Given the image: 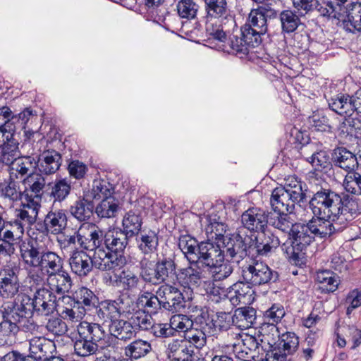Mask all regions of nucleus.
I'll list each match as a JSON object with an SVG mask.
<instances>
[{
    "label": "nucleus",
    "mask_w": 361,
    "mask_h": 361,
    "mask_svg": "<svg viewBox=\"0 0 361 361\" xmlns=\"http://www.w3.org/2000/svg\"><path fill=\"white\" fill-rule=\"evenodd\" d=\"M314 212L324 217L333 216V222L342 224L354 219L359 214L357 202L348 195H339L330 189L322 188L314 193Z\"/></svg>",
    "instance_id": "nucleus-1"
},
{
    "label": "nucleus",
    "mask_w": 361,
    "mask_h": 361,
    "mask_svg": "<svg viewBox=\"0 0 361 361\" xmlns=\"http://www.w3.org/2000/svg\"><path fill=\"white\" fill-rule=\"evenodd\" d=\"M314 240V235L308 223L294 224L289 231L288 239L281 247L288 259L295 264L302 262L305 253L303 251Z\"/></svg>",
    "instance_id": "nucleus-2"
},
{
    "label": "nucleus",
    "mask_w": 361,
    "mask_h": 361,
    "mask_svg": "<svg viewBox=\"0 0 361 361\" xmlns=\"http://www.w3.org/2000/svg\"><path fill=\"white\" fill-rule=\"evenodd\" d=\"M44 250L36 240L23 241L20 245V257L25 268L28 270V276L37 283L42 281V277L35 269L40 262Z\"/></svg>",
    "instance_id": "nucleus-3"
},
{
    "label": "nucleus",
    "mask_w": 361,
    "mask_h": 361,
    "mask_svg": "<svg viewBox=\"0 0 361 361\" xmlns=\"http://www.w3.org/2000/svg\"><path fill=\"white\" fill-rule=\"evenodd\" d=\"M260 342L269 345L270 350L268 355L272 361H293L291 358L288 357V355L293 354L299 345L298 337L293 332H286L281 335L279 347L274 346L275 344L274 338L271 341L264 335L260 339Z\"/></svg>",
    "instance_id": "nucleus-4"
},
{
    "label": "nucleus",
    "mask_w": 361,
    "mask_h": 361,
    "mask_svg": "<svg viewBox=\"0 0 361 361\" xmlns=\"http://www.w3.org/2000/svg\"><path fill=\"white\" fill-rule=\"evenodd\" d=\"M243 280L252 286L269 284L276 281L277 273L263 262H252L242 267Z\"/></svg>",
    "instance_id": "nucleus-5"
},
{
    "label": "nucleus",
    "mask_w": 361,
    "mask_h": 361,
    "mask_svg": "<svg viewBox=\"0 0 361 361\" xmlns=\"http://www.w3.org/2000/svg\"><path fill=\"white\" fill-rule=\"evenodd\" d=\"M208 279V271L197 262H189V266L180 269L176 274L178 283L185 288H197Z\"/></svg>",
    "instance_id": "nucleus-6"
},
{
    "label": "nucleus",
    "mask_w": 361,
    "mask_h": 361,
    "mask_svg": "<svg viewBox=\"0 0 361 361\" xmlns=\"http://www.w3.org/2000/svg\"><path fill=\"white\" fill-rule=\"evenodd\" d=\"M1 307L3 319L0 322V339L3 340L4 344H10L13 337L18 332V327L16 324L15 314V302L8 301L4 302Z\"/></svg>",
    "instance_id": "nucleus-7"
},
{
    "label": "nucleus",
    "mask_w": 361,
    "mask_h": 361,
    "mask_svg": "<svg viewBox=\"0 0 361 361\" xmlns=\"http://www.w3.org/2000/svg\"><path fill=\"white\" fill-rule=\"evenodd\" d=\"M92 258L93 267L101 271H110L123 267L127 262L125 256L113 254L104 247H97L94 250Z\"/></svg>",
    "instance_id": "nucleus-8"
},
{
    "label": "nucleus",
    "mask_w": 361,
    "mask_h": 361,
    "mask_svg": "<svg viewBox=\"0 0 361 361\" xmlns=\"http://www.w3.org/2000/svg\"><path fill=\"white\" fill-rule=\"evenodd\" d=\"M157 294L160 296L162 307L165 310L176 312L185 306L182 292L175 286L164 283L159 287Z\"/></svg>",
    "instance_id": "nucleus-9"
},
{
    "label": "nucleus",
    "mask_w": 361,
    "mask_h": 361,
    "mask_svg": "<svg viewBox=\"0 0 361 361\" xmlns=\"http://www.w3.org/2000/svg\"><path fill=\"white\" fill-rule=\"evenodd\" d=\"M240 341L233 344V352L236 357L243 361H252L258 357L257 350L261 345L264 350H267L266 344L259 343L257 339L252 336L245 334L240 335Z\"/></svg>",
    "instance_id": "nucleus-10"
},
{
    "label": "nucleus",
    "mask_w": 361,
    "mask_h": 361,
    "mask_svg": "<svg viewBox=\"0 0 361 361\" xmlns=\"http://www.w3.org/2000/svg\"><path fill=\"white\" fill-rule=\"evenodd\" d=\"M56 296L49 289L41 288L36 290L32 302H30L32 312L38 315L48 316L56 309Z\"/></svg>",
    "instance_id": "nucleus-11"
},
{
    "label": "nucleus",
    "mask_w": 361,
    "mask_h": 361,
    "mask_svg": "<svg viewBox=\"0 0 361 361\" xmlns=\"http://www.w3.org/2000/svg\"><path fill=\"white\" fill-rule=\"evenodd\" d=\"M104 235V232L94 224L83 223L78 229V244L85 250L102 247Z\"/></svg>",
    "instance_id": "nucleus-12"
},
{
    "label": "nucleus",
    "mask_w": 361,
    "mask_h": 361,
    "mask_svg": "<svg viewBox=\"0 0 361 361\" xmlns=\"http://www.w3.org/2000/svg\"><path fill=\"white\" fill-rule=\"evenodd\" d=\"M224 259V254L219 245L209 240L200 243L195 262L204 269L207 270L211 266L223 262Z\"/></svg>",
    "instance_id": "nucleus-13"
},
{
    "label": "nucleus",
    "mask_w": 361,
    "mask_h": 361,
    "mask_svg": "<svg viewBox=\"0 0 361 361\" xmlns=\"http://www.w3.org/2000/svg\"><path fill=\"white\" fill-rule=\"evenodd\" d=\"M314 200V195L309 202V208L311 209L314 216L311 220L309 221L308 224L313 235L318 236L321 238H324L331 235L336 231L340 229V228L336 227L335 222L333 221V216L324 217L322 215L316 214L314 212L312 202Z\"/></svg>",
    "instance_id": "nucleus-14"
},
{
    "label": "nucleus",
    "mask_w": 361,
    "mask_h": 361,
    "mask_svg": "<svg viewBox=\"0 0 361 361\" xmlns=\"http://www.w3.org/2000/svg\"><path fill=\"white\" fill-rule=\"evenodd\" d=\"M241 222L250 231H264L268 225L269 212L257 207L250 208L243 213Z\"/></svg>",
    "instance_id": "nucleus-15"
},
{
    "label": "nucleus",
    "mask_w": 361,
    "mask_h": 361,
    "mask_svg": "<svg viewBox=\"0 0 361 361\" xmlns=\"http://www.w3.org/2000/svg\"><path fill=\"white\" fill-rule=\"evenodd\" d=\"M243 30L251 38L254 37L256 42L261 43V36L264 35L268 30L267 22L264 16L257 8L252 9L249 13L245 24L242 26Z\"/></svg>",
    "instance_id": "nucleus-16"
},
{
    "label": "nucleus",
    "mask_w": 361,
    "mask_h": 361,
    "mask_svg": "<svg viewBox=\"0 0 361 361\" xmlns=\"http://www.w3.org/2000/svg\"><path fill=\"white\" fill-rule=\"evenodd\" d=\"M18 267L13 264V268L6 267L0 272V295L2 298H11L18 292Z\"/></svg>",
    "instance_id": "nucleus-17"
},
{
    "label": "nucleus",
    "mask_w": 361,
    "mask_h": 361,
    "mask_svg": "<svg viewBox=\"0 0 361 361\" xmlns=\"http://www.w3.org/2000/svg\"><path fill=\"white\" fill-rule=\"evenodd\" d=\"M36 157L39 172L46 176L54 174L62 164L61 154L54 149L44 150Z\"/></svg>",
    "instance_id": "nucleus-18"
},
{
    "label": "nucleus",
    "mask_w": 361,
    "mask_h": 361,
    "mask_svg": "<svg viewBox=\"0 0 361 361\" xmlns=\"http://www.w3.org/2000/svg\"><path fill=\"white\" fill-rule=\"evenodd\" d=\"M66 211L62 209L51 210L45 216L42 227L43 233L58 235L62 233L67 227Z\"/></svg>",
    "instance_id": "nucleus-19"
},
{
    "label": "nucleus",
    "mask_w": 361,
    "mask_h": 361,
    "mask_svg": "<svg viewBox=\"0 0 361 361\" xmlns=\"http://www.w3.org/2000/svg\"><path fill=\"white\" fill-rule=\"evenodd\" d=\"M26 191L23 180L19 179L14 172H10L8 179L0 184L1 196L13 202L21 200Z\"/></svg>",
    "instance_id": "nucleus-20"
},
{
    "label": "nucleus",
    "mask_w": 361,
    "mask_h": 361,
    "mask_svg": "<svg viewBox=\"0 0 361 361\" xmlns=\"http://www.w3.org/2000/svg\"><path fill=\"white\" fill-rule=\"evenodd\" d=\"M30 298L25 297L20 302L14 301L16 312H17L15 317L18 331L22 329L25 331H32L35 329V325L30 318L32 313L30 305Z\"/></svg>",
    "instance_id": "nucleus-21"
},
{
    "label": "nucleus",
    "mask_w": 361,
    "mask_h": 361,
    "mask_svg": "<svg viewBox=\"0 0 361 361\" xmlns=\"http://www.w3.org/2000/svg\"><path fill=\"white\" fill-rule=\"evenodd\" d=\"M63 301L73 302L77 304V306L85 307V312L91 310L94 308L96 310L99 305V298L93 291L89 288L82 286L76 289L72 296H63Z\"/></svg>",
    "instance_id": "nucleus-22"
},
{
    "label": "nucleus",
    "mask_w": 361,
    "mask_h": 361,
    "mask_svg": "<svg viewBox=\"0 0 361 361\" xmlns=\"http://www.w3.org/2000/svg\"><path fill=\"white\" fill-rule=\"evenodd\" d=\"M250 284L238 281L233 284L228 293V297L233 305L239 304L250 305L255 300V291Z\"/></svg>",
    "instance_id": "nucleus-23"
},
{
    "label": "nucleus",
    "mask_w": 361,
    "mask_h": 361,
    "mask_svg": "<svg viewBox=\"0 0 361 361\" xmlns=\"http://www.w3.org/2000/svg\"><path fill=\"white\" fill-rule=\"evenodd\" d=\"M128 238L121 229L109 230L104 233V243L106 250L113 254L124 256L123 252L128 243Z\"/></svg>",
    "instance_id": "nucleus-24"
},
{
    "label": "nucleus",
    "mask_w": 361,
    "mask_h": 361,
    "mask_svg": "<svg viewBox=\"0 0 361 361\" xmlns=\"http://www.w3.org/2000/svg\"><path fill=\"white\" fill-rule=\"evenodd\" d=\"M331 160L335 166L348 172L355 171L358 168L356 155L344 147H337L333 150Z\"/></svg>",
    "instance_id": "nucleus-25"
},
{
    "label": "nucleus",
    "mask_w": 361,
    "mask_h": 361,
    "mask_svg": "<svg viewBox=\"0 0 361 361\" xmlns=\"http://www.w3.org/2000/svg\"><path fill=\"white\" fill-rule=\"evenodd\" d=\"M279 245V238L270 231L264 230L255 236L254 252L257 255L267 256Z\"/></svg>",
    "instance_id": "nucleus-26"
},
{
    "label": "nucleus",
    "mask_w": 361,
    "mask_h": 361,
    "mask_svg": "<svg viewBox=\"0 0 361 361\" xmlns=\"http://www.w3.org/2000/svg\"><path fill=\"white\" fill-rule=\"evenodd\" d=\"M94 209L92 200L88 195L84 194L73 202L69 207V212L78 221L87 223L93 215Z\"/></svg>",
    "instance_id": "nucleus-27"
},
{
    "label": "nucleus",
    "mask_w": 361,
    "mask_h": 361,
    "mask_svg": "<svg viewBox=\"0 0 361 361\" xmlns=\"http://www.w3.org/2000/svg\"><path fill=\"white\" fill-rule=\"evenodd\" d=\"M295 202L282 187L274 188L270 197V205L274 212H289L295 210Z\"/></svg>",
    "instance_id": "nucleus-28"
},
{
    "label": "nucleus",
    "mask_w": 361,
    "mask_h": 361,
    "mask_svg": "<svg viewBox=\"0 0 361 361\" xmlns=\"http://www.w3.org/2000/svg\"><path fill=\"white\" fill-rule=\"evenodd\" d=\"M69 264L73 273L79 276H86L92 270V258L83 250H75L69 259Z\"/></svg>",
    "instance_id": "nucleus-29"
},
{
    "label": "nucleus",
    "mask_w": 361,
    "mask_h": 361,
    "mask_svg": "<svg viewBox=\"0 0 361 361\" xmlns=\"http://www.w3.org/2000/svg\"><path fill=\"white\" fill-rule=\"evenodd\" d=\"M40 204L33 200L23 203L19 209L15 211L16 219L25 227L32 225L37 220Z\"/></svg>",
    "instance_id": "nucleus-30"
},
{
    "label": "nucleus",
    "mask_w": 361,
    "mask_h": 361,
    "mask_svg": "<svg viewBox=\"0 0 361 361\" xmlns=\"http://www.w3.org/2000/svg\"><path fill=\"white\" fill-rule=\"evenodd\" d=\"M193 354L192 346L184 340H173L168 345L167 355L171 361H192Z\"/></svg>",
    "instance_id": "nucleus-31"
},
{
    "label": "nucleus",
    "mask_w": 361,
    "mask_h": 361,
    "mask_svg": "<svg viewBox=\"0 0 361 361\" xmlns=\"http://www.w3.org/2000/svg\"><path fill=\"white\" fill-rule=\"evenodd\" d=\"M285 315V310L282 305L279 304H274L269 309H268L264 314L265 323L261 327V334L264 335L267 331H269L274 336L278 334V329L276 326Z\"/></svg>",
    "instance_id": "nucleus-32"
},
{
    "label": "nucleus",
    "mask_w": 361,
    "mask_h": 361,
    "mask_svg": "<svg viewBox=\"0 0 361 361\" xmlns=\"http://www.w3.org/2000/svg\"><path fill=\"white\" fill-rule=\"evenodd\" d=\"M47 283L50 290L58 294L68 293L72 286L71 276L63 268L47 276Z\"/></svg>",
    "instance_id": "nucleus-33"
},
{
    "label": "nucleus",
    "mask_w": 361,
    "mask_h": 361,
    "mask_svg": "<svg viewBox=\"0 0 361 361\" xmlns=\"http://www.w3.org/2000/svg\"><path fill=\"white\" fill-rule=\"evenodd\" d=\"M1 138L0 162L10 168L20 157L19 144L14 138V135H11V137H3Z\"/></svg>",
    "instance_id": "nucleus-34"
},
{
    "label": "nucleus",
    "mask_w": 361,
    "mask_h": 361,
    "mask_svg": "<svg viewBox=\"0 0 361 361\" xmlns=\"http://www.w3.org/2000/svg\"><path fill=\"white\" fill-rule=\"evenodd\" d=\"M37 269L47 276L63 268V259L56 252L44 250Z\"/></svg>",
    "instance_id": "nucleus-35"
},
{
    "label": "nucleus",
    "mask_w": 361,
    "mask_h": 361,
    "mask_svg": "<svg viewBox=\"0 0 361 361\" xmlns=\"http://www.w3.org/2000/svg\"><path fill=\"white\" fill-rule=\"evenodd\" d=\"M329 105L334 111L345 118L355 116L353 94H338L330 99Z\"/></svg>",
    "instance_id": "nucleus-36"
},
{
    "label": "nucleus",
    "mask_w": 361,
    "mask_h": 361,
    "mask_svg": "<svg viewBox=\"0 0 361 361\" xmlns=\"http://www.w3.org/2000/svg\"><path fill=\"white\" fill-rule=\"evenodd\" d=\"M250 232L249 229L242 226L231 235L233 242L243 255H248L254 252L255 235H252Z\"/></svg>",
    "instance_id": "nucleus-37"
},
{
    "label": "nucleus",
    "mask_w": 361,
    "mask_h": 361,
    "mask_svg": "<svg viewBox=\"0 0 361 361\" xmlns=\"http://www.w3.org/2000/svg\"><path fill=\"white\" fill-rule=\"evenodd\" d=\"M295 8L302 15L315 14L322 17H326L324 6L328 5L323 0H291Z\"/></svg>",
    "instance_id": "nucleus-38"
},
{
    "label": "nucleus",
    "mask_w": 361,
    "mask_h": 361,
    "mask_svg": "<svg viewBox=\"0 0 361 361\" xmlns=\"http://www.w3.org/2000/svg\"><path fill=\"white\" fill-rule=\"evenodd\" d=\"M78 336L97 343L105 336V331L99 324L85 321L80 322L77 326Z\"/></svg>",
    "instance_id": "nucleus-39"
},
{
    "label": "nucleus",
    "mask_w": 361,
    "mask_h": 361,
    "mask_svg": "<svg viewBox=\"0 0 361 361\" xmlns=\"http://www.w3.org/2000/svg\"><path fill=\"white\" fill-rule=\"evenodd\" d=\"M207 20L227 19L229 8L227 0H204Z\"/></svg>",
    "instance_id": "nucleus-40"
},
{
    "label": "nucleus",
    "mask_w": 361,
    "mask_h": 361,
    "mask_svg": "<svg viewBox=\"0 0 361 361\" xmlns=\"http://www.w3.org/2000/svg\"><path fill=\"white\" fill-rule=\"evenodd\" d=\"M54 346V343L44 337H34L30 340L29 350L36 360H45Z\"/></svg>",
    "instance_id": "nucleus-41"
},
{
    "label": "nucleus",
    "mask_w": 361,
    "mask_h": 361,
    "mask_svg": "<svg viewBox=\"0 0 361 361\" xmlns=\"http://www.w3.org/2000/svg\"><path fill=\"white\" fill-rule=\"evenodd\" d=\"M122 224L123 228L122 231L129 238L138 235L142 224L140 211L138 209L130 210L123 216Z\"/></svg>",
    "instance_id": "nucleus-42"
},
{
    "label": "nucleus",
    "mask_w": 361,
    "mask_h": 361,
    "mask_svg": "<svg viewBox=\"0 0 361 361\" xmlns=\"http://www.w3.org/2000/svg\"><path fill=\"white\" fill-rule=\"evenodd\" d=\"M158 279L161 283H167L173 276H176V264L174 258L164 257L159 259L155 264Z\"/></svg>",
    "instance_id": "nucleus-43"
},
{
    "label": "nucleus",
    "mask_w": 361,
    "mask_h": 361,
    "mask_svg": "<svg viewBox=\"0 0 361 361\" xmlns=\"http://www.w3.org/2000/svg\"><path fill=\"white\" fill-rule=\"evenodd\" d=\"M247 34L243 30V27L240 29V36H233L230 41V47L233 53L242 54L246 55L249 53L250 48H255L260 44L259 42H256L254 37L246 36Z\"/></svg>",
    "instance_id": "nucleus-44"
},
{
    "label": "nucleus",
    "mask_w": 361,
    "mask_h": 361,
    "mask_svg": "<svg viewBox=\"0 0 361 361\" xmlns=\"http://www.w3.org/2000/svg\"><path fill=\"white\" fill-rule=\"evenodd\" d=\"M137 247L139 250L144 255H147L157 252L159 237L158 233L149 230L141 233L137 238Z\"/></svg>",
    "instance_id": "nucleus-45"
},
{
    "label": "nucleus",
    "mask_w": 361,
    "mask_h": 361,
    "mask_svg": "<svg viewBox=\"0 0 361 361\" xmlns=\"http://www.w3.org/2000/svg\"><path fill=\"white\" fill-rule=\"evenodd\" d=\"M132 325L130 322L117 319L111 323L109 330L111 335L119 340H130L135 336V330H133Z\"/></svg>",
    "instance_id": "nucleus-46"
},
{
    "label": "nucleus",
    "mask_w": 361,
    "mask_h": 361,
    "mask_svg": "<svg viewBox=\"0 0 361 361\" xmlns=\"http://www.w3.org/2000/svg\"><path fill=\"white\" fill-rule=\"evenodd\" d=\"M16 119L17 116L13 115L8 106L0 108V137H11V135H14Z\"/></svg>",
    "instance_id": "nucleus-47"
},
{
    "label": "nucleus",
    "mask_w": 361,
    "mask_h": 361,
    "mask_svg": "<svg viewBox=\"0 0 361 361\" xmlns=\"http://www.w3.org/2000/svg\"><path fill=\"white\" fill-rule=\"evenodd\" d=\"M234 325L240 329H248L256 319V310L253 307L238 308L233 314Z\"/></svg>",
    "instance_id": "nucleus-48"
},
{
    "label": "nucleus",
    "mask_w": 361,
    "mask_h": 361,
    "mask_svg": "<svg viewBox=\"0 0 361 361\" xmlns=\"http://www.w3.org/2000/svg\"><path fill=\"white\" fill-rule=\"evenodd\" d=\"M37 165V161L36 156L31 155L20 157L9 168V173L14 172L16 173V176L20 175V178L19 179L23 180V176L27 175L29 171L36 169Z\"/></svg>",
    "instance_id": "nucleus-49"
},
{
    "label": "nucleus",
    "mask_w": 361,
    "mask_h": 361,
    "mask_svg": "<svg viewBox=\"0 0 361 361\" xmlns=\"http://www.w3.org/2000/svg\"><path fill=\"white\" fill-rule=\"evenodd\" d=\"M115 300H106L101 302L96 308V314L99 319L106 322L117 320L119 318Z\"/></svg>",
    "instance_id": "nucleus-50"
},
{
    "label": "nucleus",
    "mask_w": 361,
    "mask_h": 361,
    "mask_svg": "<svg viewBox=\"0 0 361 361\" xmlns=\"http://www.w3.org/2000/svg\"><path fill=\"white\" fill-rule=\"evenodd\" d=\"M302 185L303 183L298 178L290 176L285 180V184L281 187L297 204L302 202L306 197L305 190H303Z\"/></svg>",
    "instance_id": "nucleus-51"
},
{
    "label": "nucleus",
    "mask_w": 361,
    "mask_h": 361,
    "mask_svg": "<svg viewBox=\"0 0 361 361\" xmlns=\"http://www.w3.org/2000/svg\"><path fill=\"white\" fill-rule=\"evenodd\" d=\"M138 302L144 308V311L150 315L156 314L159 310L163 308L160 296L149 291L144 292L140 295Z\"/></svg>",
    "instance_id": "nucleus-52"
},
{
    "label": "nucleus",
    "mask_w": 361,
    "mask_h": 361,
    "mask_svg": "<svg viewBox=\"0 0 361 361\" xmlns=\"http://www.w3.org/2000/svg\"><path fill=\"white\" fill-rule=\"evenodd\" d=\"M152 350L149 342L142 339H137L125 348V355L130 358L137 360L146 356Z\"/></svg>",
    "instance_id": "nucleus-53"
},
{
    "label": "nucleus",
    "mask_w": 361,
    "mask_h": 361,
    "mask_svg": "<svg viewBox=\"0 0 361 361\" xmlns=\"http://www.w3.org/2000/svg\"><path fill=\"white\" fill-rule=\"evenodd\" d=\"M200 243L190 235H182L179 238L178 247L188 262H195Z\"/></svg>",
    "instance_id": "nucleus-54"
},
{
    "label": "nucleus",
    "mask_w": 361,
    "mask_h": 361,
    "mask_svg": "<svg viewBox=\"0 0 361 361\" xmlns=\"http://www.w3.org/2000/svg\"><path fill=\"white\" fill-rule=\"evenodd\" d=\"M176 8L181 19L192 20L197 18L200 6L195 0H179Z\"/></svg>",
    "instance_id": "nucleus-55"
},
{
    "label": "nucleus",
    "mask_w": 361,
    "mask_h": 361,
    "mask_svg": "<svg viewBox=\"0 0 361 361\" xmlns=\"http://www.w3.org/2000/svg\"><path fill=\"white\" fill-rule=\"evenodd\" d=\"M338 135L342 138L361 136V118L355 116L345 118L339 126Z\"/></svg>",
    "instance_id": "nucleus-56"
},
{
    "label": "nucleus",
    "mask_w": 361,
    "mask_h": 361,
    "mask_svg": "<svg viewBox=\"0 0 361 361\" xmlns=\"http://www.w3.org/2000/svg\"><path fill=\"white\" fill-rule=\"evenodd\" d=\"M268 224L282 232H288L294 225L289 212H269Z\"/></svg>",
    "instance_id": "nucleus-57"
},
{
    "label": "nucleus",
    "mask_w": 361,
    "mask_h": 361,
    "mask_svg": "<svg viewBox=\"0 0 361 361\" xmlns=\"http://www.w3.org/2000/svg\"><path fill=\"white\" fill-rule=\"evenodd\" d=\"M42 175L41 173H31L23 179L24 185H27L31 196L40 197L43 193L46 185V180Z\"/></svg>",
    "instance_id": "nucleus-58"
},
{
    "label": "nucleus",
    "mask_w": 361,
    "mask_h": 361,
    "mask_svg": "<svg viewBox=\"0 0 361 361\" xmlns=\"http://www.w3.org/2000/svg\"><path fill=\"white\" fill-rule=\"evenodd\" d=\"M214 336V331L201 330L192 328L185 334V340L188 345H194L197 348H202L206 344L207 336Z\"/></svg>",
    "instance_id": "nucleus-59"
},
{
    "label": "nucleus",
    "mask_w": 361,
    "mask_h": 361,
    "mask_svg": "<svg viewBox=\"0 0 361 361\" xmlns=\"http://www.w3.org/2000/svg\"><path fill=\"white\" fill-rule=\"evenodd\" d=\"M338 276L329 270L317 272L315 280L320 284L319 288L323 291L334 292L338 288Z\"/></svg>",
    "instance_id": "nucleus-60"
},
{
    "label": "nucleus",
    "mask_w": 361,
    "mask_h": 361,
    "mask_svg": "<svg viewBox=\"0 0 361 361\" xmlns=\"http://www.w3.org/2000/svg\"><path fill=\"white\" fill-rule=\"evenodd\" d=\"M118 211V201L114 197L102 200L95 207V212L100 218L114 217Z\"/></svg>",
    "instance_id": "nucleus-61"
},
{
    "label": "nucleus",
    "mask_w": 361,
    "mask_h": 361,
    "mask_svg": "<svg viewBox=\"0 0 361 361\" xmlns=\"http://www.w3.org/2000/svg\"><path fill=\"white\" fill-rule=\"evenodd\" d=\"M114 188L112 185L105 180H96L93 182L91 194H86L93 200L94 199L104 200L109 197H114Z\"/></svg>",
    "instance_id": "nucleus-62"
},
{
    "label": "nucleus",
    "mask_w": 361,
    "mask_h": 361,
    "mask_svg": "<svg viewBox=\"0 0 361 361\" xmlns=\"http://www.w3.org/2000/svg\"><path fill=\"white\" fill-rule=\"evenodd\" d=\"M283 32L290 33L294 32L300 25V18L298 15L292 10H284L279 16Z\"/></svg>",
    "instance_id": "nucleus-63"
},
{
    "label": "nucleus",
    "mask_w": 361,
    "mask_h": 361,
    "mask_svg": "<svg viewBox=\"0 0 361 361\" xmlns=\"http://www.w3.org/2000/svg\"><path fill=\"white\" fill-rule=\"evenodd\" d=\"M130 322L135 334L136 330H149L154 323L152 315L147 314L144 310H135L130 316Z\"/></svg>",
    "instance_id": "nucleus-64"
}]
</instances>
